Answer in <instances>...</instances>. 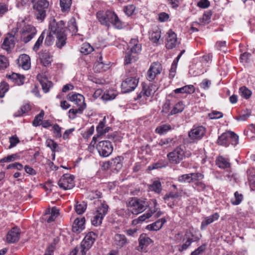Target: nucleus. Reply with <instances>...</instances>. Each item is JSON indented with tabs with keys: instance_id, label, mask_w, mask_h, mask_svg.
Segmentation results:
<instances>
[{
	"instance_id": "13d9d810",
	"label": "nucleus",
	"mask_w": 255,
	"mask_h": 255,
	"mask_svg": "<svg viewBox=\"0 0 255 255\" xmlns=\"http://www.w3.org/2000/svg\"><path fill=\"white\" fill-rule=\"evenodd\" d=\"M234 196V198L231 200V203L235 205H239L243 200V195L241 194H239L238 192H236Z\"/></svg>"
},
{
	"instance_id": "6e6d98bb",
	"label": "nucleus",
	"mask_w": 255,
	"mask_h": 255,
	"mask_svg": "<svg viewBox=\"0 0 255 255\" xmlns=\"http://www.w3.org/2000/svg\"><path fill=\"white\" fill-rule=\"evenodd\" d=\"M60 4L63 11L68 10L71 4V0H60Z\"/></svg>"
},
{
	"instance_id": "39448f33",
	"label": "nucleus",
	"mask_w": 255,
	"mask_h": 255,
	"mask_svg": "<svg viewBox=\"0 0 255 255\" xmlns=\"http://www.w3.org/2000/svg\"><path fill=\"white\" fill-rule=\"evenodd\" d=\"M136 74H130L122 83L121 87L124 93H129L135 89L138 83V78H136Z\"/></svg>"
},
{
	"instance_id": "a19ab883",
	"label": "nucleus",
	"mask_w": 255,
	"mask_h": 255,
	"mask_svg": "<svg viewBox=\"0 0 255 255\" xmlns=\"http://www.w3.org/2000/svg\"><path fill=\"white\" fill-rule=\"evenodd\" d=\"M150 190L153 191L157 193H159L161 190V185L159 181H155L153 183L149 186Z\"/></svg>"
},
{
	"instance_id": "09e8293b",
	"label": "nucleus",
	"mask_w": 255,
	"mask_h": 255,
	"mask_svg": "<svg viewBox=\"0 0 255 255\" xmlns=\"http://www.w3.org/2000/svg\"><path fill=\"white\" fill-rule=\"evenodd\" d=\"M184 109V105L182 102H178L177 103L172 111H171V114L174 115L179 113H181L183 111Z\"/></svg>"
},
{
	"instance_id": "473e14b6",
	"label": "nucleus",
	"mask_w": 255,
	"mask_h": 255,
	"mask_svg": "<svg viewBox=\"0 0 255 255\" xmlns=\"http://www.w3.org/2000/svg\"><path fill=\"white\" fill-rule=\"evenodd\" d=\"M138 59V56L133 55V53L128 50V49L125 53V64L126 65L129 64L132 62H135Z\"/></svg>"
},
{
	"instance_id": "338daca9",
	"label": "nucleus",
	"mask_w": 255,
	"mask_h": 255,
	"mask_svg": "<svg viewBox=\"0 0 255 255\" xmlns=\"http://www.w3.org/2000/svg\"><path fill=\"white\" fill-rule=\"evenodd\" d=\"M46 144L47 146L49 147L53 152L55 151V149L58 146V144L53 140L51 139H48L46 141Z\"/></svg>"
},
{
	"instance_id": "1a4fd4ad",
	"label": "nucleus",
	"mask_w": 255,
	"mask_h": 255,
	"mask_svg": "<svg viewBox=\"0 0 255 255\" xmlns=\"http://www.w3.org/2000/svg\"><path fill=\"white\" fill-rule=\"evenodd\" d=\"M97 149L99 154L103 157H108L113 150L111 142L108 140L100 141L97 146Z\"/></svg>"
},
{
	"instance_id": "f257e3e1",
	"label": "nucleus",
	"mask_w": 255,
	"mask_h": 255,
	"mask_svg": "<svg viewBox=\"0 0 255 255\" xmlns=\"http://www.w3.org/2000/svg\"><path fill=\"white\" fill-rule=\"evenodd\" d=\"M97 17L101 24L108 27L110 26L111 24L117 29H121L122 27L121 21L114 12L110 10L100 11L97 13Z\"/></svg>"
},
{
	"instance_id": "f3484780",
	"label": "nucleus",
	"mask_w": 255,
	"mask_h": 255,
	"mask_svg": "<svg viewBox=\"0 0 255 255\" xmlns=\"http://www.w3.org/2000/svg\"><path fill=\"white\" fill-rule=\"evenodd\" d=\"M20 230L17 227L11 229L7 234L6 242L9 244H13L18 241L20 238Z\"/></svg>"
},
{
	"instance_id": "393cba45",
	"label": "nucleus",
	"mask_w": 255,
	"mask_h": 255,
	"mask_svg": "<svg viewBox=\"0 0 255 255\" xmlns=\"http://www.w3.org/2000/svg\"><path fill=\"white\" fill-rule=\"evenodd\" d=\"M166 222L165 219L162 218L158 220L154 223L147 225L146 229L150 231H158L162 228L163 224Z\"/></svg>"
},
{
	"instance_id": "412c9836",
	"label": "nucleus",
	"mask_w": 255,
	"mask_h": 255,
	"mask_svg": "<svg viewBox=\"0 0 255 255\" xmlns=\"http://www.w3.org/2000/svg\"><path fill=\"white\" fill-rule=\"evenodd\" d=\"M153 85L148 86L146 85H142V89L140 93L138 95L137 98L140 99L143 96L149 97L155 92V88Z\"/></svg>"
},
{
	"instance_id": "f704fd0d",
	"label": "nucleus",
	"mask_w": 255,
	"mask_h": 255,
	"mask_svg": "<svg viewBox=\"0 0 255 255\" xmlns=\"http://www.w3.org/2000/svg\"><path fill=\"white\" fill-rule=\"evenodd\" d=\"M175 144L176 140L172 137H168L161 139L158 142L159 145L161 146H164L165 147H171L174 146Z\"/></svg>"
},
{
	"instance_id": "c03bdc74",
	"label": "nucleus",
	"mask_w": 255,
	"mask_h": 255,
	"mask_svg": "<svg viewBox=\"0 0 255 255\" xmlns=\"http://www.w3.org/2000/svg\"><path fill=\"white\" fill-rule=\"evenodd\" d=\"M45 37V31H43L40 36L38 37V39L37 40L36 42H35L33 47V50L34 51H37L39 49L40 46L42 44L43 39Z\"/></svg>"
},
{
	"instance_id": "bb28decb",
	"label": "nucleus",
	"mask_w": 255,
	"mask_h": 255,
	"mask_svg": "<svg viewBox=\"0 0 255 255\" xmlns=\"http://www.w3.org/2000/svg\"><path fill=\"white\" fill-rule=\"evenodd\" d=\"M102 59V57L101 56L99 57V60L95 62L94 69L96 72H101L103 71L106 70L109 68L108 64H105L103 62Z\"/></svg>"
},
{
	"instance_id": "20e7f679",
	"label": "nucleus",
	"mask_w": 255,
	"mask_h": 255,
	"mask_svg": "<svg viewBox=\"0 0 255 255\" xmlns=\"http://www.w3.org/2000/svg\"><path fill=\"white\" fill-rule=\"evenodd\" d=\"M152 204V202L150 200L148 202L146 199L133 198L128 202V207L133 214H138L145 211Z\"/></svg>"
},
{
	"instance_id": "aec40b11",
	"label": "nucleus",
	"mask_w": 255,
	"mask_h": 255,
	"mask_svg": "<svg viewBox=\"0 0 255 255\" xmlns=\"http://www.w3.org/2000/svg\"><path fill=\"white\" fill-rule=\"evenodd\" d=\"M177 43L178 42L175 33L171 31L169 32L166 44V48L167 49H172L175 47Z\"/></svg>"
},
{
	"instance_id": "c85d7f7f",
	"label": "nucleus",
	"mask_w": 255,
	"mask_h": 255,
	"mask_svg": "<svg viewBox=\"0 0 255 255\" xmlns=\"http://www.w3.org/2000/svg\"><path fill=\"white\" fill-rule=\"evenodd\" d=\"M174 92L176 94H192L195 92V88L192 85H188L181 88L176 89L174 90Z\"/></svg>"
},
{
	"instance_id": "c9c22d12",
	"label": "nucleus",
	"mask_w": 255,
	"mask_h": 255,
	"mask_svg": "<svg viewBox=\"0 0 255 255\" xmlns=\"http://www.w3.org/2000/svg\"><path fill=\"white\" fill-rule=\"evenodd\" d=\"M123 158L121 156H118L111 161V164L117 171H119L123 166L122 160Z\"/></svg>"
},
{
	"instance_id": "a211bd4d",
	"label": "nucleus",
	"mask_w": 255,
	"mask_h": 255,
	"mask_svg": "<svg viewBox=\"0 0 255 255\" xmlns=\"http://www.w3.org/2000/svg\"><path fill=\"white\" fill-rule=\"evenodd\" d=\"M16 61L18 66L21 67L23 69L27 70L30 68V59L28 55L25 54L20 55Z\"/></svg>"
},
{
	"instance_id": "6ab92c4d",
	"label": "nucleus",
	"mask_w": 255,
	"mask_h": 255,
	"mask_svg": "<svg viewBox=\"0 0 255 255\" xmlns=\"http://www.w3.org/2000/svg\"><path fill=\"white\" fill-rule=\"evenodd\" d=\"M128 47L129 48H128V49L136 56H137L141 50V45L138 43V41L136 39H131L129 43Z\"/></svg>"
},
{
	"instance_id": "6e6552de",
	"label": "nucleus",
	"mask_w": 255,
	"mask_h": 255,
	"mask_svg": "<svg viewBox=\"0 0 255 255\" xmlns=\"http://www.w3.org/2000/svg\"><path fill=\"white\" fill-rule=\"evenodd\" d=\"M21 39L25 43L28 42L36 33L35 28L31 25H24L20 31Z\"/></svg>"
},
{
	"instance_id": "f03ea898",
	"label": "nucleus",
	"mask_w": 255,
	"mask_h": 255,
	"mask_svg": "<svg viewBox=\"0 0 255 255\" xmlns=\"http://www.w3.org/2000/svg\"><path fill=\"white\" fill-rule=\"evenodd\" d=\"M97 234L93 232H89L85 237L79 246H77L71 252V255H77L79 252L80 255H86V252L91 248L96 239Z\"/></svg>"
},
{
	"instance_id": "72a5a7b5",
	"label": "nucleus",
	"mask_w": 255,
	"mask_h": 255,
	"mask_svg": "<svg viewBox=\"0 0 255 255\" xmlns=\"http://www.w3.org/2000/svg\"><path fill=\"white\" fill-rule=\"evenodd\" d=\"M37 77L41 85L43 91L45 93H47L49 88L52 86V82L48 81L46 78L41 79L42 77L40 75H37Z\"/></svg>"
},
{
	"instance_id": "8fccbe9b",
	"label": "nucleus",
	"mask_w": 255,
	"mask_h": 255,
	"mask_svg": "<svg viewBox=\"0 0 255 255\" xmlns=\"http://www.w3.org/2000/svg\"><path fill=\"white\" fill-rule=\"evenodd\" d=\"M178 181L180 183H190L193 181V179L191 177V173L183 174L179 176L178 178Z\"/></svg>"
},
{
	"instance_id": "dca6fc26",
	"label": "nucleus",
	"mask_w": 255,
	"mask_h": 255,
	"mask_svg": "<svg viewBox=\"0 0 255 255\" xmlns=\"http://www.w3.org/2000/svg\"><path fill=\"white\" fill-rule=\"evenodd\" d=\"M128 240L125 235L120 234H116L113 238V245L117 249H121L128 245Z\"/></svg>"
},
{
	"instance_id": "ea45409f",
	"label": "nucleus",
	"mask_w": 255,
	"mask_h": 255,
	"mask_svg": "<svg viewBox=\"0 0 255 255\" xmlns=\"http://www.w3.org/2000/svg\"><path fill=\"white\" fill-rule=\"evenodd\" d=\"M94 49L89 43H83L81 47L80 52L85 54L87 55L93 51Z\"/></svg>"
},
{
	"instance_id": "7c9ffc66",
	"label": "nucleus",
	"mask_w": 255,
	"mask_h": 255,
	"mask_svg": "<svg viewBox=\"0 0 255 255\" xmlns=\"http://www.w3.org/2000/svg\"><path fill=\"white\" fill-rule=\"evenodd\" d=\"M40 63L44 66H48L52 61V56L48 52H43L40 55Z\"/></svg>"
},
{
	"instance_id": "864d4df0",
	"label": "nucleus",
	"mask_w": 255,
	"mask_h": 255,
	"mask_svg": "<svg viewBox=\"0 0 255 255\" xmlns=\"http://www.w3.org/2000/svg\"><path fill=\"white\" fill-rule=\"evenodd\" d=\"M86 209V204L84 202L81 203H77L75 206L76 212L78 214H82Z\"/></svg>"
},
{
	"instance_id": "37998d69",
	"label": "nucleus",
	"mask_w": 255,
	"mask_h": 255,
	"mask_svg": "<svg viewBox=\"0 0 255 255\" xmlns=\"http://www.w3.org/2000/svg\"><path fill=\"white\" fill-rule=\"evenodd\" d=\"M44 115L43 111H41L39 114L36 115L32 122V124L35 127H37L41 125L42 119Z\"/></svg>"
},
{
	"instance_id": "0e129e2a",
	"label": "nucleus",
	"mask_w": 255,
	"mask_h": 255,
	"mask_svg": "<svg viewBox=\"0 0 255 255\" xmlns=\"http://www.w3.org/2000/svg\"><path fill=\"white\" fill-rule=\"evenodd\" d=\"M178 61L174 60L171 65L170 71H169V77L171 78H173L176 73V70L177 68Z\"/></svg>"
},
{
	"instance_id": "e2e57ef3",
	"label": "nucleus",
	"mask_w": 255,
	"mask_h": 255,
	"mask_svg": "<svg viewBox=\"0 0 255 255\" xmlns=\"http://www.w3.org/2000/svg\"><path fill=\"white\" fill-rule=\"evenodd\" d=\"M18 157V156L17 155V154L9 155L6 157H4V158L1 159L0 160V162H9L10 161H12L16 159Z\"/></svg>"
},
{
	"instance_id": "4468645a",
	"label": "nucleus",
	"mask_w": 255,
	"mask_h": 255,
	"mask_svg": "<svg viewBox=\"0 0 255 255\" xmlns=\"http://www.w3.org/2000/svg\"><path fill=\"white\" fill-rule=\"evenodd\" d=\"M206 129L203 126H199L191 129L188 132L190 138L195 141L201 139L205 135Z\"/></svg>"
},
{
	"instance_id": "e433bc0d",
	"label": "nucleus",
	"mask_w": 255,
	"mask_h": 255,
	"mask_svg": "<svg viewBox=\"0 0 255 255\" xmlns=\"http://www.w3.org/2000/svg\"><path fill=\"white\" fill-rule=\"evenodd\" d=\"M57 41L56 42V45L59 48H61L66 43L67 40V35L66 33L60 34L59 35H57Z\"/></svg>"
},
{
	"instance_id": "9b49d317",
	"label": "nucleus",
	"mask_w": 255,
	"mask_h": 255,
	"mask_svg": "<svg viewBox=\"0 0 255 255\" xmlns=\"http://www.w3.org/2000/svg\"><path fill=\"white\" fill-rule=\"evenodd\" d=\"M74 179L73 175L65 174L60 178L58 184L60 188L64 190L71 189L75 186Z\"/></svg>"
},
{
	"instance_id": "4d7b16f0",
	"label": "nucleus",
	"mask_w": 255,
	"mask_h": 255,
	"mask_svg": "<svg viewBox=\"0 0 255 255\" xmlns=\"http://www.w3.org/2000/svg\"><path fill=\"white\" fill-rule=\"evenodd\" d=\"M230 133L229 137V143L233 145H236L238 144L239 141L238 136L234 132L229 131Z\"/></svg>"
},
{
	"instance_id": "0eeeda50",
	"label": "nucleus",
	"mask_w": 255,
	"mask_h": 255,
	"mask_svg": "<svg viewBox=\"0 0 255 255\" xmlns=\"http://www.w3.org/2000/svg\"><path fill=\"white\" fill-rule=\"evenodd\" d=\"M108 206L105 204H102L99 207L95 215L91 219L92 225L95 226H98L102 224L104 217L106 215L108 210Z\"/></svg>"
},
{
	"instance_id": "5701e85b",
	"label": "nucleus",
	"mask_w": 255,
	"mask_h": 255,
	"mask_svg": "<svg viewBox=\"0 0 255 255\" xmlns=\"http://www.w3.org/2000/svg\"><path fill=\"white\" fill-rule=\"evenodd\" d=\"M85 222V219L84 218L76 219L72 226V231L75 233H80L84 228V225Z\"/></svg>"
},
{
	"instance_id": "de8ad7c7",
	"label": "nucleus",
	"mask_w": 255,
	"mask_h": 255,
	"mask_svg": "<svg viewBox=\"0 0 255 255\" xmlns=\"http://www.w3.org/2000/svg\"><path fill=\"white\" fill-rule=\"evenodd\" d=\"M171 128V126L169 125H163L157 127L155 129V132L160 134H163Z\"/></svg>"
},
{
	"instance_id": "680f3d73",
	"label": "nucleus",
	"mask_w": 255,
	"mask_h": 255,
	"mask_svg": "<svg viewBox=\"0 0 255 255\" xmlns=\"http://www.w3.org/2000/svg\"><path fill=\"white\" fill-rule=\"evenodd\" d=\"M179 197V194L178 192H171L166 194L163 197V199L165 203H167L170 198L175 199Z\"/></svg>"
},
{
	"instance_id": "bf43d9fd",
	"label": "nucleus",
	"mask_w": 255,
	"mask_h": 255,
	"mask_svg": "<svg viewBox=\"0 0 255 255\" xmlns=\"http://www.w3.org/2000/svg\"><path fill=\"white\" fill-rule=\"evenodd\" d=\"M106 118H104L102 121H100L96 128V130L98 132V134L99 135H103V131L104 130L105 124H106Z\"/></svg>"
},
{
	"instance_id": "69168bd1",
	"label": "nucleus",
	"mask_w": 255,
	"mask_h": 255,
	"mask_svg": "<svg viewBox=\"0 0 255 255\" xmlns=\"http://www.w3.org/2000/svg\"><path fill=\"white\" fill-rule=\"evenodd\" d=\"M52 33L50 31L47 34V36L46 37L44 44L46 45L47 46H50L51 45L54 40V38L52 35Z\"/></svg>"
},
{
	"instance_id": "2eb2a0df",
	"label": "nucleus",
	"mask_w": 255,
	"mask_h": 255,
	"mask_svg": "<svg viewBox=\"0 0 255 255\" xmlns=\"http://www.w3.org/2000/svg\"><path fill=\"white\" fill-rule=\"evenodd\" d=\"M67 99L71 102H74L78 107H86L84 101V97L83 95L74 92H71L67 96Z\"/></svg>"
},
{
	"instance_id": "603ef678",
	"label": "nucleus",
	"mask_w": 255,
	"mask_h": 255,
	"mask_svg": "<svg viewBox=\"0 0 255 255\" xmlns=\"http://www.w3.org/2000/svg\"><path fill=\"white\" fill-rule=\"evenodd\" d=\"M8 89L9 86L7 83L5 82H1L0 84V98H3L4 96Z\"/></svg>"
},
{
	"instance_id": "ddd939ff",
	"label": "nucleus",
	"mask_w": 255,
	"mask_h": 255,
	"mask_svg": "<svg viewBox=\"0 0 255 255\" xmlns=\"http://www.w3.org/2000/svg\"><path fill=\"white\" fill-rule=\"evenodd\" d=\"M185 242L181 245L178 246V251L180 252L187 250L191 245L192 242L198 241L199 238L196 237L189 230H186L185 235Z\"/></svg>"
},
{
	"instance_id": "052dcab7",
	"label": "nucleus",
	"mask_w": 255,
	"mask_h": 255,
	"mask_svg": "<svg viewBox=\"0 0 255 255\" xmlns=\"http://www.w3.org/2000/svg\"><path fill=\"white\" fill-rule=\"evenodd\" d=\"M223 116L222 113L217 111H213L208 114V117L211 119H218L222 118Z\"/></svg>"
},
{
	"instance_id": "c756f323",
	"label": "nucleus",
	"mask_w": 255,
	"mask_h": 255,
	"mask_svg": "<svg viewBox=\"0 0 255 255\" xmlns=\"http://www.w3.org/2000/svg\"><path fill=\"white\" fill-rule=\"evenodd\" d=\"M7 77L18 85H22L24 83V77L18 74L13 73L11 75H7Z\"/></svg>"
},
{
	"instance_id": "774afa93",
	"label": "nucleus",
	"mask_w": 255,
	"mask_h": 255,
	"mask_svg": "<svg viewBox=\"0 0 255 255\" xmlns=\"http://www.w3.org/2000/svg\"><path fill=\"white\" fill-rule=\"evenodd\" d=\"M135 9V7L132 4H130V5H128L127 6H126L124 10H125L126 14L128 16H129L130 15H131L132 14H133Z\"/></svg>"
},
{
	"instance_id": "79ce46f5",
	"label": "nucleus",
	"mask_w": 255,
	"mask_h": 255,
	"mask_svg": "<svg viewBox=\"0 0 255 255\" xmlns=\"http://www.w3.org/2000/svg\"><path fill=\"white\" fill-rule=\"evenodd\" d=\"M239 91L241 96L246 99H249L252 94V91L245 86L241 87Z\"/></svg>"
},
{
	"instance_id": "58836bf2",
	"label": "nucleus",
	"mask_w": 255,
	"mask_h": 255,
	"mask_svg": "<svg viewBox=\"0 0 255 255\" xmlns=\"http://www.w3.org/2000/svg\"><path fill=\"white\" fill-rule=\"evenodd\" d=\"M85 108L83 107H78L77 109H71L69 111V117L70 119H74L75 118L77 114H81Z\"/></svg>"
},
{
	"instance_id": "4c0bfd02",
	"label": "nucleus",
	"mask_w": 255,
	"mask_h": 255,
	"mask_svg": "<svg viewBox=\"0 0 255 255\" xmlns=\"http://www.w3.org/2000/svg\"><path fill=\"white\" fill-rule=\"evenodd\" d=\"M216 164L221 168H226L230 166L228 160L222 156H219L216 160Z\"/></svg>"
},
{
	"instance_id": "a878e982",
	"label": "nucleus",
	"mask_w": 255,
	"mask_h": 255,
	"mask_svg": "<svg viewBox=\"0 0 255 255\" xmlns=\"http://www.w3.org/2000/svg\"><path fill=\"white\" fill-rule=\"evenodd\" d=\"M230 135L229 131L222 133L217 140V143L220 145L228 146L229 143V137Z\"/></svg>"
},
{
	"instance_id": "cd10ccee",
	"label": "nucleus",
	"mask_w": 255,
	"mask_h": 255,
	"mask_svg": "<svg viewBox=\"0 0 255 255\" xmlns=\"http://www.w3.org/2000/svg\"><path fill=\"white\" fill-rule=\"evenodd\" d=\"M139 246L141 249H143L145 247H147L152 243V240L147 236L146 234H141L139 239Z\"/></svg>"
},
{
	"instance_id": "7ed1b4c3",
	"label": "nucleus",
	"mask_w": 255,
	"mask_h": 255,
	"mask_svg": "<svg viewBox=\"0 0 255 255\" xmlns=\"http://www.w3.org/2000/svg\"><path fill=\"white\" fill-rule=\"evenodd\" d=\"M33 3V9L36 19L43 21L49 11V2L48 0H31Z\"/></svg>"
},
{
	"instance_id": "3c124183",
	"label": "nucleus",
	"mask_w": 255,
	"mask_h": 255,
	"mask_svg": "<svg viewBox=\"0 0 255 255\" xmlns=\"http://www.w3.org/2000/svg\"><path fill=\"white\" fill-rule=\"evenodd\" d=\"M59 215V210L56 207H53L51 209L50 216L47 219V222L50 223L54 221L57 216Z\"/></svg>"
},
{
	"instance_id": "9d476101",
	"label": "nucleus",
	"mask_w": 255,
	"mask_h": 255,
	"mask_svg": "<svg viewBox=\"0 0 255 255\" xmlns=\"http://www.w3.org/2000/svg\"><path fill=\"white\" fill-rule=\"evenodd\" d=\"M65 23L63 20L56 22L54 18L50 20L49 25V29L53 34L60 35L65 33Z\"/></svg>"
},
{
	"instance_id": "423d86ee",
	"label": "nucleus",
	"mask_w": 255,
	"mask_h": 255,
	"mask_svg": "<svg viewBox=\"0 0 255 255\" xmlns=\"http://www.w3.org/2000/svg\"><path fill=\"white\" fill-rule=\"evenodd\" d=\"M186 156L184 149L181 146H178L174 150L167 154L169 161L172 163L178 164Z\"/></svg>"
},
{
	"instance_id": "b1692460",
	"label": "nucleus",
	"mask_w": 255,
	"mask_h": 255,
	"mask_svg": "<svg viewBox=\"0 0 255 255\" xmlns=\"http://www.w3.org/2000/svg\"><path fill=\"white\" fill-rule=\"evenodd\" d=\"M219 218V215L217 213H216L210 216L207 217L202 222L201 229L204 230L206 227L213 222L217 220Z\"/></svg>"
},
{
	"instance_id": "4be33fe9",
	"label": "nucleus",
	"mask_w": 255,
	"mask_h": 255,
	"mask_svg": "<svg viewBox=\"0 0 255 255\" xmlns=\"http://www.w3.org/2000/svg\"><path fill=\"white\" fill-rule=\"evenodd\" d=\"M150 202H152V204L154 207L153 209H150L146 213L139 216L138 218L140 222L144 221L146 219L149 218L150 217H151L152 215L154 213L156 212L157 211V209L156 208V206L157 205L156 200L154 199H152L150 200Z\"/></svg>"
},
{
	"instance_id": "f8f14e48",
	"label": "nucleus",
	"mask_w": 255,
	"mask_h": 255,
	"mask_svg": "<svg viewBox=\"0 0 255 255\" xmlns=\"http://www.w3.org/2000/svg\"><path fill=\"white\" fill-rule=\"evenodd\" d=\"M162 70V67L159 62H155L151 63L147 72V79L149 81L154 80L156 77L161 73Z\"/></svg>"
},
{
	"instance_id": "a18cd8bd",
	"label": "nucleus",
	"mask_w": 255,
	"mask_h": 255,
	"mask_svg": "<svg viewBox=\"0 0 255 255\" xmlns=\"http://www.w3.org/2000/svg\"><path fill=\"white\" fill-rule=\"evenodd\" d=\"M9 66L8 59L2 55H0V71H3Z\"/></svg>"
},
{
	"instance_id": "49530a36",
	"label": "nucleus",
	"mask_w": 255,
	"mask_h": 255,
	"mask_svg": "<svg viewBox=\"0 0 255 255\" xmlns=\"http://www.w3.org/2000/svg\"><path fill=\"white\" fill-rule=\"evenodd\" d=\"M161 36V32L159 30L151 32L149 36L150 40L153 43H157Z\"/></svg>"
},
{
	"instance_id": "2f4dec72",
	"label": "nucleus",
	"mask_w": 255,
	"mask_h": 255,
	"mask_svg": "<svg viewBox=\"0 0 255 255\" xmlns=\"http://www.w3.org/2000/svg\"><path fill=\"white\" fill-rule=\"evenodd\" d=\"M14 45V36L12 35L11 34H10L8 37H6L4 39L3 44L2 45V47L4 49L8 50L9 49L13 47Z\"/></svg>"
},
{
	"instance_id": "5fc2aeb1",
	"label": "nucleus",
	"mask_w": 255,
	"mask_h": 255,
	"mask_svg": "<svg viewBox=\"0 0 255 255\" xmlns=\"http://www.w3.org/2000/svg\"><path fill=\"white\" fill-rule=\"evenodd\" d=\"M116 97V94L113 91H108L103 95L102 98L104 101H109L114 99Z\"/></svg>"
}]
</instances>
